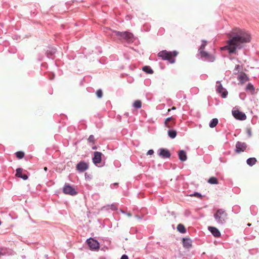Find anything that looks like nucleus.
<instances>
[{"label":"nucleus","mask_w":259,"mask_h":259,"mask_svg":"<svg viewBox=\"0 0 259 259\" xmlns=\"http://www.w3.org/2000/svg\"><path fill=\"white\" fill-rule=\"evenodd\" d=\"M120 259H128V257L126 255L123 254L121 256Z\"/></svg>","instance_id":"obj_38"},{"label":"nucleus","mask_w":259,"mask_h":259,"mask_svg":"<svg viewBox=\"0 0 259 259\" xmlns=\"http://www.w3.org/2000/svg\"><path fill=\"white\" fill-rule=\"evenodd\" d=\"M113 33L118 37L120 39H124L127 41L133 40V34L129 32H120L117 31H113Z\"/></svg>","instance_id":"obj_4"},{"label":"nucleus","mask_w":259,"mask_h":259,"mask_svg":"<svg viewBox=\"0 0 259 259\" xmlns=\"http://www.w3.org/2000/svg\"><path fill=\"white\" fill-rule=\"evenodd\" d=\"M56 52V49L55 48H49L47 50L46 54L48 58H51L52 56L54 55Z\"/></svg>","instance_id":"obj_18"},{"label":"nucleus","mask_w":259,"mask_h":259,"mask_svg":"<svg viewBox=\"0 0 259 259\" xmlns=\"http://www.w3.org/2000/svg\"><path fill=\"white\" fill-rule=\"evenodd\" d=\"M217 91L218 93L221 94L223 98H226L228 95L227 91L224 89L220 81H217Z\"/></svg>","instance_id":"obj_6"},{"label":"nucleus","mask_w":259,"mask_h":259,"mask_svg":"<svg viewBox=\"0 0 259 259\" xmlns=\"http://www.w3.org/2000/svg\"><path fill=\"white\" fill-rule=\"evenodd\" d=\"M113 185H115V186H116V185H118V183H114V184H113Z\"/></svg>","instance_id":"obj_45"},{"label":"nucleus","mask_w":259,"mask_h":259,"mask_svg":"<svg viewBox=\"0 0 259 259\" xmlns=\"http://www.w3.org/2000/svg\"><path fill=\"white\" fill-rule=\"evenodd\" d=\"M168 135L170 138L174 139L177 136V132L173 130H169L168 131Z\"/></svg>","instance_id":"obj_22"},{"label":"nucleus","mask_w":259,"mask_h":259,"mask_svg":"<svg viewBox=\"0 0 259 259\" xmlns=\"http://www.w3.org/2000/svg\"><path fill=\"white\" fill-rule=\"evenodd\" d=\"M200 54L201 57L204 58V60L205 61L212 62H213L215 60V57L213 55L208 54L207 52L205 51H200Z\"/></svg>","instance_id":"obj_8"},{"label":"nucleus","mask_w":259,"mask_h":259,"mask_svg":"<svg viewBox=\"0 0 259 259\" xmlns=\"http://www.w3.org/2000/svg\"><path fill=\"white\" fill-rule=\"evenodd\" d=\"M171 118H172V117H168V118H166L165 121V126H167V127H170V126L167 124V122L168 121H170L171 119Z\"/></svg>","instance_id":"obj_35"},{"label":"nucleus","mask_w":259,"mask_h":259,"mask_svg":"<svg viewBox=\"0 0 259 259\" xmlns=\"http://www.w3.org/2000/svg\"><path fill=\"white\" fill-rule=\"evenodd\" d=\"M247 147V145L244 142H237L236 144L235 152L237 153H240L245 150Z\"/></svg>","instance_id":"obj_9"},{"label":"nucleus","mask_w":259,"mask_h":259,"mask_svg":"<svg viewBox=\"0 0 259 259\" xmlns=\"http://www.w3.org/2000/svg\"><path fill=\"white\" fill-rule=\"evenodd\" d=\"M227 213L223 209H219L213 217L215 221L220 225L224 224L227 219Z\"/></svg>","instance_id":"obj_3"},{"label":"nucleus","mask_w":259,"mask_h":259,"mask_svg":"<svg viewBox=\"0 0 259 259\" xmlns=\"http://www.w3.org/2000/svg\"><path fill=\"white\" fill-rule=\"evenodd\" d=\"M96 95L99 98H102L103 96L102 91L101 89H99L96 92Z\"/></svg>","instance_id":"obj_29"},{"label":"nucleus","mask_w":259,"mask_h":259,"mask_svg":"<svg viewBox=\"0 0 259 259\" xmlns=\"http://www.w3.org/2000/svg\"><path fill=\"white\" fill-rule=\"evenodd\" d=\"M202 42H203V43L201 45V46H200V48L199 49V52H200V51H203V50L204 49L205 47V46L206 45V42H207L206 41L203 40Z\"/></svg>","instance_id":"obj_30"},{"label":"nucleus","mask_w":259,"mask_h":259,"mask_svg":"<svg viewBox=\"0 0 259 259\" xmlns=\"http://www.w3.org/2000/svg\"><path fill=\"white\" fill-rule=\"evenodd\" d=\"M126 19H127V20H130V19H131L130 17V16H127V17H126Z\"/></svg>","instance_id":"obj_41"},{"label":"nucleus","mask_w":259,"mask_h":259,"mask_svg":"<svg viewBox=\"0 0 259 259\" xmlns=\"http://www.w3.org/2000/svg\"><path fill=\"white\" fill-rule=\"evenodd\" d=\"M250 225H251V224H248V226H250Z\"/></svg>","instance_id":"obj_48"},{"label":"nucleus","mask_w":259,"mask_h":259,"mask_svg":"<svg viewBox=\"0 0 259 259\" xmlns=\"http://www.w3.org/2000/svg\"><path fill=\"white\" fill-rule=\"evenodd\" d=\"M177 230L178 231L181 233H184L186 232V229L184 227V226L181 224H180L177 226Z\"/></svg>","instance_id":"obj_24"},{"label":"nucleus","mask_w":259,"mask_h":259,"mask_svg":"<svg viewBox=\"0 0 259 259\" xmlns=\"http://www.w3.org/2000/svg\"><path fill=\"white\" fill-rule=\"evenodd\" d=\"M190 196H196V197H197L198 198H201V196H202L201 194L200 193H198V192H195L193 194H191Z\"/></svg>","instance_id":"obj_32"},{"label":"nucleus","mask_w":259,"mask_h":259,"mask_svg":"<svg viewBox=\"0 0 259 259\" xmlns=\"http://www.w3.org/2000/svg\"><path fill=\"white\" fill-rule=\"evenodd\" d=\"M154 153V151L153 150L150 149L148 151L147 154V155H152Z\"/></svg>","instance_id":"obj_37"},{"label":"nucleus","mask_w":259,"mask_h":259,"mask_svg":"<svg viewBox=\"0 0 259 259\" xmlns=\"http://www.w3.org/2000/svg\"><path fill=\"white\" fill-rule=\"evenodd\" d=\"M126 215L128 217H131L132 216L131 214L130 213H126Z\"/></svg>","instance_id":"obj_40"},{"label":"nucleus","mask_w":259,"mask_h":259,"mask_svg":"<svg viewBox=\"0 0 259 259\" xmlns=\"http://www.w3.org/2000/svg\"><path fill=\"white\" fill-rule=\"evenodd\" d=\"M240 68H241V66L239 65H236L235 66V69L234 70V73L235 74L238 73L239 72V71H240Z\"/></svg>","instance_id":"obj_31"},{"label":"nucleus","mask_w":259,"mask_h":259,"mask_svg":"<svg viewBox=\"0 0 259 259\" xmlns=\"http://www.w3.org/2000/svg\"><path fill=\"white\" fill-rule=\"evenodd\" d=\"M44 169H45V170L47 171V167H45Z\"/></svg>","instance_id":"obj_44"},{"label":"nucleus","mask_w":259,"mask_h":259,"mask_svg":"<svg viewBox=\"0 0 259 259\" xmlns=\"http://www.w3.org/2000/svg\"><path fill=\"white\" fill-rule=\"evenodd\" d=\"M108 207L112 210H115L117 209L116 206L114 204H112L110 205H108Z\"/></svg>","instance_id":"obj_33"},{"label":"nucleus","mask_w":259,"mask_h":259,"mask_svg":"<svg viewBox=\"0 0 259 259\" xmlns=\"http://www.w3.org/2000/svg\"><path fill=\"white\" fill-rule=\"evenodd\" d=\"M208 230L215 237H219L221 236V232L214 227H208Z\"/></svg>","instance_id":"obj_13"},{"label":"nucleus","mask_w":259,"mask_h":259,"mask_svg":"<svg viewBox=\"0 0 259 259\" xmlns=\"http://www.w3.org/2000/svg\"><path fill=\"white\" fill-rule=\"evenodd\" d=\"M136 217H137L139 219H141V218L139 217L138 215H136Z\"/></svg>","instance_id":"obj_42"},{"label":"nucleus","mask_w":259,"mask_h":259,"mask_svg":"<svg viewBox=\"0 0 259 259\" xmlns=\"http://www.w3.org/2000/svg\"><path fill=\"white\" fill-rule=\"evenodd\" d=\"M256 159L254 157L249 158L247 159L246 162L249 166H252L255 164Z\"/></svg>","instance_id":"obj_19"},{"label":"nucleus","mask_w":259,"mask_h":259,"mask_svg":"<svg viewBox=\"0 0 259 259\" xmlns=\"http://www.w3.org/2000/svg\"><path fill=\"white\" fill-rule=\"evenodd\" d=\"M87 242L90 248L92 250H97L99 248V242L96 240L92 238L88 239L87 240Z\"/></svg>","instance_id":"obj_7"},{"label":"nucleus","mask_w":259,"mask_h":259,"mask_svg":"<svg viewBox=\"0 0 259 259\" xmlns=\"http://www.w3.org/2000/svg\"><path fill=\"white\" fill-rule=\"evenodd\" d=\"M16 156L19 159H22L24 156V153L22 151H18L16 153Z\"/></svg>","instance_id":"obj_27"},{"label":"nucleus","mask_w":259,"mask_h":259,"mask_svg":"<svg viewBox=\"0 0 259 259\" xmlns=\"http://www.w3.org/2000/svg\"><path fill=\"white\" fill-rule=\"evenodd\" d=\"M141 106L142 102L140 100H136L133 104V107L137 109L140 108Z\"/></svg>","instance_id":"obj_21"},{"label":"nucleus","mask_w":259,"mask_h":259,"mask_svg":"<svg viewBox=\"0 0 259 259\" xmlns=\"http://www.w3.org/2000/svg\"><path fill=\"white\" fill-rule=\"evenodd\" d=\"M88 165L84 162H80L76 165V169L79 172H83L88 169Z\"/></svg>","instance_id":"obj_12"},{"label":"nucleus","mask_w":259,"mask_h":259,"mask_svg":"<svg viewBox=\"0 0 259 259\" xmlns=\"http://www.w3.org/2000/svg\"><path fill=\"white\" fill-rule=\"evenodd\" d=\"M93 149H96V147H93Z\"/></svg>","instance_id":"obj_47"},{"label":"nucleus","mask_w":259,"mask_h":259,"mask_svg":"<svg viewBox=\"0 0 259 259\" xmlns=\"http://www.w3.org/2000/svg\"><path fill=\"white\" fill-rule=\"evenodd\" d=\"M232 35V38L227 41V45L221 48L222 50H228L229 54H236L237 49H242L245 44L250 41V34L244 30L234 29Z\"/></svg>","instance_id":"obj_1"},{"label":"nucleus","mask_w":259,"mask_h":259,"mask_svg":"<svg viewBox=\"0 0 259 259\" xmlns=\"http://www.w3.org/2000/svg\"><path fill=\"white\" fill-rule=\"evenodd\" d=\"M232 114L233 116L237 119L240 120H244L246 119V116L243 112H240L239 110L232 111Z\"/></svg>","instance_id":"obj_10"},{"label":"nucleus","mask_w":259,"mask_h":259,"mask_svg":"<svg viewBox=\"0 0 259 259\" xmlns=\"http://www.w3.org/2000/svg\"><path fill=\"white\" fill-rule=\"evenodd\" d=\"M179 158L181 161H185L187 159V156L186 152L181 150L178 153Z\"/></svg>","instance_id":"obj_16"},{"label":"nucleus","mask_w":259,"mask_h":259,"mask_svg":"<svg viewBox=\"0 0 259 259\" xmlns=\"http://www.w3.org/2000/svg\"><path fill=\"white\" fill-rule=\"evenodd\" d=\"M142 70L143 71H144L147 73H149V74H152L153 72V71L151 68V67L148 66H145L143 67L142 68Z\"/></svg>","instance_id":"obj_23"},{"label":"nucleus","mask_w":259,"mask_h":259,"mask_svg":"<svg viewBox=\"0 0 259 259\" xmlns=\"http://www.w3.org/2000/svg\"><path fill=\"white\" fill-rule=\"evenodd\" d=\"M63 191L65 194H69L72 196H74L77 194V192L75 190L68 184H65Z\"/></svg>","instance_id":"obj_5"},{"label":"nucleus","mask_w":259,"mask_h":259,"mask_svg":"<svg viewBox=\"0 0 259 259\" xmlns=\"http://www.w3.org/2000/svg\"><path fill=\"white\" fill-rule=\"evenodd\" d=\"M178 53L174 51L172 52H168L166 50L160 51L158 54V56L161 58L163 60H167L170 63H174L175 62V57L177 56Z\"/></svg>","instance_id":"obj_2"},{"label":"nucleus","mask_w":259,"mask_h":259,"mask_svg":"<svg viewBox=\"0 0 259 259\" xmlns=\"http://www.w3.org/2000/svg\"><path fill=\"white\" fill-rule=\"evenodd\" d=\"M159 155L162 158H167L170 156V152L168 150L161 148L159 149Z\"/></svg>","instance_id":"obj_14"},{"label":"nucleus","mask_w":259,"mask_h":259,"mask_svg":"<svg viewBox=\"0 0 259 259\" xmlns=\"http://www.w3.org/2000/svg\"><path fill=\"white\" fill-rule=\"evenodd\" d=\"M247 134L249 137H250L251 136V131L249 129L247 130Z\"/></svg>","instance_id":"obj_39"},{"label":"nucleus","mask_w":259,"mask_h":259,"mask_svg":"<svg viewBox=\"0 0 259 259\" xmlns=\"http://www.w3.org/2000/svg\"><path fill=\"white\" fill-rule=\"evenodd\" d=\"M183 244L184 247L189 248L192 246V241L189 238H183Z\"/></svg>","instance_id":"obj_17"},{"label":"nucleus","mask_w":259,"mask_h":259,"mask_svg":"<svg viewBox=\"0 0 259 259\" xmlns=\"http://www.w3.org/2000/svg\"><path fill=\"white\" fill-rule=\"evenodd\" d=\"M102 153L96 151L94 153V157L93 158V162L96 165L99 166V164L101 162Z\"/></svg>","instance_id":"obj_11"},{"label":"nucleus","mask_w":259,"mask_h":259,"mask_svg":"<svg viewBox=\"0 0 259 259\" xmlns=\"http://www.w3.org/2000/svg\"><path fill=\"white\" fill-rule=\"evenodd\" d=\"M16 176L18 178H21V176H22V169L21 168H18L16 169Z\"/></svg>","instance_id":"obj_28"},{"label":"nucleus","mask_w":259,"mask_h":259,"mask_svg":"<svg viewBox=\"0 0 259 259\" xmlns=\"http://www.w3.org/2000/svg\"><path fill=\"white\" fill-rule=\"evenodd\" d=\"M238 79L240 81V83H243L249 80V78L246 74L243 72H241L238 76Z\"/></svg>","instance_id":"obj_15"},{"label":"nucleus","mask_w":259,"mask_h":259,"mask_svg":"<svg viewBox=\"0 0 259 259\" xmlns=\"http://www.w3.org/2000/svg\"><path fill=\"white\" fill-rule=\"evenodd\" d=\"M20 178L24 180H26L28 179V176L26 175H22V176H21Z\"/></svg>","instance_id":"obj_36"},{"label":"nucleus","mask_w":259,"mask_h":259,"mask_svg":"<svg viewBox=\"0 0 259 259\" xmlns=\"http://www.w3.org/2000/svg\"><path fill=\"white\" fill-rule=\"evenodd\" d=\"M172 110H175L176 109V107H173L172 108H171Z\"/></svg>","instance_id":"obj_43"},{"label":"nucleus","mask_w":259,"mask_h":259,"mask_svg":"<svg viewBox=\"0 0 259 259\" xmlns=\"http://www.w3.org/2000/svg\"><path fill=\"white\" fill-rule=\"evenodd\" d=\"M121 212L122 213H125V212L123 210H121Z\"/></svg>","instance_id":"obj_46"},{"label":"nucleus","mask_w":259,"mask_h":259,"mask_svg":"<svg viewBox=\"0 0 259 259\" xmlns=\"http://www.w3.org/2000/svg\"><path fill=\"white\" fill-rule=\"evenodd\" d=\"M88 141L91 143L94 142V136L93 135H90L88 138Z\"/></svg>","instance_id":"obj_34"},{"label":"nucleus","mask_w":259,"mask_h":259,"mask_svg":"<svg viewBox=\"0 0 259 259\" xmlns=\"http://www.w3.org/2000/svg\"><path fill=\"white\" fill-rule=\"evenodd\" d=\"M246 91H250L252 93L254 92V88L251 83H248L246 85Z\"/></svg>","instance_id":"obj_26"},{"label":"nucleus","mask_w":259,"mask_h":259,"mask_svg":"<svg viewBox=\"0 0 259 259\" xmlns=\"http://www.w3.org/2000/svg\"><path fill=\"white\" fill-rule=\"evenodd\" d=\"M218 123V119L217 118H213L209 122V125L210 127H214Z\"/></svg>","instance_id":"obj_20"},{"label":"nucleus","mask_w":259,"mask_h":259,"mask_svg":"<svg viewBox=\"0 0 259 259\" xmlns=\"http://www.w3.org/2000/svg\"><path fill=\"white\" fill-rule=\"evenodd\" d=\"M208 183L211 184H218L219 182L217 178L214 177H211L208 180Z\"/></svg>","instance_id":"obj_25"}]
</instances>
